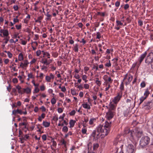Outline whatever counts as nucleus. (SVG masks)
Segmentation results:
<instances>
[{"label": "nucleus", "mask_w": 153, "mask_h": 153, "mask_svg": "<svg viewBox=\"0 0 153 153\" xmlns=\"http://www.w3.org/2000/svg\"><path fill=\"white\" fill-rule=\"evenodd\" d=\"M102 125H99L97 128L96 129L94 130L92 134V136L97 139L99 138L101 136H102V138L104 136H106L105 135L104 130H102Z\"/></svg>", "instance_id": "1"}, {"label": "nucleus", "mask_w": 153, "mask_h": 153, "mask_svg": "<svg viewBox=\"0 0 153 153\" xmlns=\"http://www.w3.org/2000/svg\"><path fill=\"white\" fill-rule=\"evenodd\" d=\"M150 138L148 136L143 137L140 141V145L142 148L146 147L150 142Z\"/></svg>", "instance_id": "2"}, {"label": "nucleus", "mask_w": 153, "mask_h": 153, "mask_svg": "<svg viewBox=\"0 0 153 153\" xmlns=\"http://www.w3.org/2000/svg\"><path fill=\"white\" fill-rule=\"evenodd\" d=\"M145 62L147 65H150L153 69V53H150L147 55L145 60Z\"/></svg>", "instance_id": "3"}, {"label": "nucleus", "mask_w": 153, "mask_h": 153, "mask_svg": "<svg viewBox=\"0 0 153 153\" xmlns=\"http://www.w3.org/2000/svg\"><path fill=\"white\" fill-rule=\"evenodd\" d=\"M142 108L146 110H149L153 108V99L145 102L143 104Z\"/></svg>", "instance_id": "4"}, {"label": "nucleus", "mask_w": 153, "mask_h": 153, "mask_svg": "<svg viewBox=\"0 0 153 153\" xmlns=\"http://www.w3.org/2000/svg\"><path fill=\"white\" fill-rule=\"evenodd\" d=\"M111 122L106 121L104 126L102 125V130H104L105 135H107L110 131V128L111 127Z\"/></svg>", "instance_id": "5"}, {"label": "nucleus", "mask_w": 153, "mask_h": 153, "mask_svg": "<svg viewBox=\"0 0 153 153\" xmlns=\"http://www.w3.org/2000/svg\"><path fill=\"white\" fill-rule=\"evenodd\" d=\"M146 54L147 53L146 52H144V53L142 54L140 57V59L139 60V62H135L137 64L136 65L137 68H138L139 67L141 63L146 56Z\"/></svg>", "instance_id": "6"}, {"label": "nucleus", "mask_w": 153, "mask_h": 153, "mask_svg": "<svg viewBox=\"0 0 153 153\" xmlns=\"http://www.w3.org/2000/svg\"><path fill=\"white\" fill-rule=\"evenodd\" d=\"M122 97V92L121 93L119 92L117 93V96L114 98V100H113V101L114 102V103L115 104H116L120 100V99Z\"/></svg>", "instance_id": "7"}, {"label": "nucleus", "mask_w": 153, "mask_h": 153, "mask_svg": "<svg viewBox=\"0 0 153 153\" xmlns=\"http://www.w3.org/2000/svg\"><path fill=\"white\" fill-rule=\"evenodd\" d=\"M115 113L114 112L108 111L106 113L105 117L108 120H110L113 117Z\"/></svg>", "instance_id": "8"}, {"label": "nucleus", "mask_w": 153, "mask_h": 153, "mask_svg": "<svg viewBox=\"0 0 153 153\" xmlns=\"http://www.w3.org/2000/svg\"><path fill=\"white\" fill-rule=\"evenodd\" d=\"M109 108L108 111L114 112L115 113L116 106L114 105L110 102L109 105Z\"/></svg>", "instance_id": "9"}, {"label": "nucleus", "mask_w": 153, "mask_h": 153, "mask_svg": "<svg viewBox=\"0 0 153 153\" xmlns=\"http://www.w3.org/2000/svg\"><path fill=\"white\" fill-rule=\"evenodd\" d=\"M134 147L132 145L130 144L128 146L127 149L128 153H133L134 152Z\"/></svg>", "instance_id": "10"}, {"label": "nucleus", "mask_w": 153, "mask_h": 153, "mask_svg": "<svg viewBox=\"0 0 153 153\" xmlns=\"http://www.w3.org/2000/svg\"><path fill=\"white\" fill-rule=\"evenodd\" d=\"M127 78L128 81L125 82L126 85L129 84L132 81L133 79V76L131 74H129Z\"/></svg>", "instance_id": "11"}, {"label": "nucleus", "mask_w": 153, "mask_h": 153, "mask_svg": "<svg viewBox=\"0 0 153 153\" xmlns=\"http://www.w3.org/2000/svg\"><path fill=\"white\" fill-rule=\"evenodd\" d=\"M19 113L21 114H23V112L21 110L17 109L16 110H13L12 111V114L16 115L17 113Z\"/></svg>", "instance_id": "12"}, {"label": "nucleus", "mask_w": 153, "mask_h": 153, "mask_svg": "<svg viewBox=\"0 0 153 153\" xmlns=\"http://www.w3.org/2000/svg\"><path fill=\"white\" fill-rule=\"evenodd\" d=\"M0 32L2 33L4 36H7L9 34L8 31L7 30L1 29L0 30Z\"/></svg>", "instance_id": "13"}, {"label": "nucleus", "mask_w": 153, "mask_h": 153, "mask_svg": "<svg viewBox=\"0 0 153 153\" xmlns=\"http://www.w3.org/2000/svg\"><path fill=\"white\" fill-rule=\"evenodd\" d=\"M134 134V132L133 131L131 130L129 132L127 136L130 138V139H133V135Z\"/></svg>", "instance_id": "14"}, {"label": "nucleus", "mask_w": 153, "mask_h": 153, "mask_svg": "<svg viewBox=\"0 0 153 153\" xmlns=\"http://www.w3.org/2000/svg\"><path fill=\"white\" fill-rule=\"evenodd\" d=\"M23 93L26 92L27 94H29L31 93V89L27 87L26 88H23Z\"/></svg>", "instance_id": "15"}, {"label": "nucleus", "mask_w": 153, "mask_h": 153, "mask_svg": "<svg viewBox=\"0 0 153 153\" xmlns=\"http://www.w3.org/2000/svg\"><path fill=\"white\" fill-rule=\"evenodd\" d=\"M16 89L18 90V92L19 94H22L23 93V90H21V88L19 85H18L16 86Z\"/></svg>", "instance_id": "16"}, {"label": "nucleus", "mask_w": 153, "mask_h": 153, "mask_svg": "<svg viewBox=\"0 0 153 153\" xmlns=\"http://www.w3.org/2000/svg\"><path fill=\"white\" fill-rule=\"evenodd\" d=\"M43 125L45 127H49L50 124V122L43 121Z\"/></svg>", "instance_id": "17"}, {"label": "nucleus", "mask_w": 153, "mask_h": 153, "mask_svg": "<svg viewBox=\"0 0 153 153\" xmlns=\"http://www.w3.org/2000/svg\"><path fill=\"white\" fill-rule=\"evenodd\" d=\"M82 107L85 108L90 109L91 107L87 103H83L82 104Z\"/></svg>", "instance_id": "18"}, {"label": "nucleus", "mask_w": 153, "mask_h": 153, "mask_svg": "<svg viewBox=\"0 0 153 153\" xmlns=\"http://www.w3.org/2000/svg\"><path fill=\"white\" fill-rule=\"evenodd\" d=\"M131 130L128 129V128H126L124 131V134L125 135H128L129 132L131 131Z\"/></svg>", "instance_id": "19"}, {"label": "nucleus", "mask_w": 153, "mask_h": 153, "mask_svg": "<svg viewBox=\"0 0 153 153\" xmlns=\"http://www.w3.org/2000/svg\"><path fill=\"white\" fill-rule=\"evenodd\" d=\"M96 121V119L95 118H92L89 121V124L92 125L93 124L94 122Z\"/></svg>", "instance_id": "20"}, {"label": "nucleus", "mask_w": 153, "mask_h": 153, "mask_svg": "<svg viewBox=\"0 0 153 153\" xmlns=\"http://www.w3.org/2000/svg\"><path fill=\"white\" fill-rule=\"evenodd\" d=\"M24 59L22 53H20L18 56V60L19 61H22Z\"/></svg>", "instance_id": "21"}, {"label": "nucleus", "mask_w": 153, "mask_h": 153, "mask_svg": "<svg viewBox=\"0 0 153 153\" xmlns=\"http://www.w3.org/2000/svg\"><path fill=\"white\" fill-rule=\"evenodd\" d=\"M75 121L73 120H71L69 122L70 127H73L74 125Z\"/></svg>", "instance_id": "22"}, {"label": "nucleus", "mask_w": 153, "mask_h": 153, "mask_svg": "<svg viewBox=\"0 0 153 153\" xmlns=\"http://www.w3.org/2000/svg\"><path fill=\"white\" fill-rule=\"evenodd\" d=\"M149 94V92L148 91V89H147L144 93V97H146V99Z\"/></svg>", "instance_id": "23"}, {"label": "nucleus", "mask_w": 153, "mask_h": 153, "mask_svg": "<svg viewBox=\"0 0 153 153\" xmlns=\"http://www.w3.org/2000/svg\"><path fill=\"white\" fill-rule=\"evenodd\" d=\"M146 99V97H141L140 99V102L139 104V105H140L143 102V101Z\"/></svg>", "instance_id": "24"}, {"label": "nucleus", "mask_w": 153, "mask_h": 153, "mask_svg": "<svg viewBox=\"0 0 153 153\" xmlns=\"http://www.w3.org/2000/svg\"><path fill=\"white\" fill-rule=\"evenodd\" d=\"M42 62L46 65H48L50 64V62L48 61L47 59H45V60H42Z\"/></svg>", "instance_id": "25"}, {"label": "nucleus", "mask_w": 153, "mask_h": 153, "mask_svg": "<svg viewBox=\"0 0 153 153\" xmlns=\"http://www.w3.org/2000/svg\"><path fill=\"white\" fill-rule=\"evenodd\" d=\"M42 52L43 53V54L44 55L47 56L48 58H50V54L49 53L45 52L44 51H42Z\"/></svg>", "instance_id": "26"}, {"label": "nucleus", "mask_w": 153, "mask_h": 153, "mask_svg": "<svg viewBox=\"0 0 153 153\" xmlns=\"http://www.w3.org/2000/svg\"><path fill=\"white\" fill-rule=\"evenodd\" d=\"M120 89L121 91V92H122V91L124 90V84L123 82H122L120 85Z\"/></svg>", "instance_id": "27"}, {"label": "nucleus", "mask_w": 153, "mask_h": 153, "mask_svg": "<svg viewBox=\"0 0 153 153\" xmlns=\"http://www.w3.org/2000/svg\"><path fill=\"white\" fill-rule=\"evenodd\" d=\"M29 64V62H28L27 60H25L24 61V63H23V66L24 67H27L28 65Z\"/></svg>", "instance_id": "28"}, {"label": "nucleus", "mask_w": 153, "mask_h": 153, "mask_svg": "<svg viewBox=\"0 0 153 153\" xmlns=\"http://www.w3.org/2000/svg\"><path fill=\"white\" fill-rule=\"evenodd\" d=\"M74 50L75 52H78V45L76 44L74 46Z\"/></svg>", "instance_id": "29"}, {"label": "nucleus", "mask_w": 153, "mask_h": 153, "mask_svg": "<svg viewBox=\"0 0 153 153\" xmlns=\"http://www.w3.org/2000/svg\"><path fill=\"white\" fill-rule=\"evenodd\" d=\"M42 19V17L41 16H39L38 17L37 19L35 21V22H39V23H41V20Z\"/></svg>", "instance_id": "30"}, {"label": "nucleus", "mask_w": 153, "mask_h": 153, "mask_svg": "<svg viewBox=\"0 0 153 153\" xmlns=\"http://www.w3.org/2000/svg\"><path fill=\"white\" fill-rule=\"evenodd\" d=\"M97 80L95 81L96 83L99 86H100L101 84V82L99 80V78H97Z\"/></svg>", "instance_id": "31"}, {"label": "nucleus", "mask_w": 153, "mask_h": 153, "mask_svg": "<svg viewBox=\"0 0 153 153\" xmlns=\"http://www.w3.org/2000/svg\"><path fill=\"white\" fill-rule=\"evenodd\" d=\"M68 128L67 126H64L62 128V131L65 132H66L68 131Z\"/></svg>", "instance_id": "32"}, {"label": "nucleus", "mask_w": 153, "mask_h": 153, "mask_svg": "<svg viewBox=\"0 0 153 153\" xmlns=\"http://www.w3.org/2000/svg\"><path fill=\"white\" fill-rule=\"evenodd\" d=\"M51 79L49 76H47L45 77V79L48 82H50L51 81Z\"/></svg>", "instance_id": "33"}, {"label": "nucleus", "mask_w": 153, "mask_h": 153, "mask_svg": "<svg viewBox=\"0 0 153 153\" xmlns=\"http://www.w3.org/2000/svg\"><path fill=\"white\" fill-rule=\"evenodd\" d=\"M142 131H139L137 132V135L138 137H140L142 136Z\"/></svg>", "instance_id": "34"}, {"label": "nucleus", "mask_w": 153, "mask_h": 153, "mask_svg": "<svg viewBox=\"0 0 153 153\" xmlns=\"http://www.w3.org/2000/svg\"><path fill=\"white\" fill-rule=\"evenodd\" d=\"M99 147V144L98 143L94 144L93 145V149L94 150H96Z\"/></svg>", "instance_id": "35"}, {"label": "nucleus", "mask_w": 153, "mask_h": 153, "mask_svg": "<svg viewBox=\"0 0 153 153\" xmlns=\"http://www.w3.org/2000/svg\"><path fill=\"white\" fill-rule=\"evenodd\" d=\"M116 22L117 24V26H119V25L122 26L123 25V23H121L120 21H118V20H117Z\"/></svg>", "instance_id": "36"}, {"label": "nucleus", "mask_w": 153, "mask_h": 153, "mask_svg": "<svg viewBox=\"0 0 153 153\" xmlns=\"http://www.w3.org/2000/svg\"><path fill=\"white\" fill-rule=\"evenodd\" d=\"M51 102L53 105H54L56 103V101L54 97H53V98L51 99Z\"/></svg>", "instance_id": "37"}, {"label": "nucleus", "mask_w": 153, "mask_h": 153, "mask_svg": "<svg viewBox=\"0 0 153 153\" xmlns=\"http://www.w3.org/2000/svg\"><path fill=\"white\" fill-rule=\"evenodd\" d=\"M28 77H29V78H34V76L32 73H31L30 74H28Z\"/></svg>", "instance_id": "38"}, {"label": "nucleus", "mask_w": 153, "mask_h": 153, "mask_svg": "<svg viewBox=\"0 0 153 153\" xmlns=\"http://www.w3.org/2000/svg\"><path fill=\"white\" fill-rule=\"evenodd\" d=\"M82 133L84 134H86L87 129L85 128H82L81 130Z\"/></svg>", "instance_id": "39"}, {"label": "nucleus", "mask_w": 153, "mask_h": 153, "mask_svg": "<svg viewBox=\"0 0 153 153\" xmlns=\"http://www.w3.org/2000/svg\"><path fill=\"white\" fill-rule=\"evenodd\" d=\"M101 34L99 32H97V33L96 39H100L101 38Z\"/></svg>", "instance_id": "40"}, {"label": "nucleus", "mask_w": 153, "mask_h": 153, "mask_svg": "<svg viewBox=\"0 0 153 153\" xmlns=\"http://www.w3.org/2000/svg\"><path fill=\"white\" fill-rule=\"evenodd\" d=\"M18 16H16V18H14L13 19V23L14 24H15L16 23L18 22H19V19H17Z\"/></svg>", "instance_id": "41"}, {"label": "nucleus", "mask_w": 153, "mask_h": 153, "mask_svg": "<svg viewBox=\"0 0 153 153\" xmlns=\"http://www.w3.org/2000/svg\"><path fill=\"white\" fill-rule=\"evenodd\" d=\"M105 66H106V67H109L111 66V63H110V60H109L108 61V62L106 63L105 64Z\"/></svg>", "instance_id": "42"}, {"label": "nucleus", "mask_w": 153, "mask_h": 153, "mask_svg": "<svg viewBox=\"0 0 153 153\" xmlns=\"http://www.w3.org/2000/svg\"><path fill=\"white\" fill-rule=\"evenodd\" d=\"M65 114H63L62 115V116H60V117H59V119H61L62 120H64V118L65 117Z\"/></svg>", "instance_id": "43"}, {"label": "nucleus", "mask_w": 153, "mask_h": 153, "mask_svg": "<svg viewBox=\"0 0 153 153\" xmlns=\"http://www.w3.org/2000/svg\"><path fill=\"white\" fill-rule=\"evenodd\" d=\"M7 54L8 57L9 58H11L12 57L13 54L10 51H8Z\"/></svg>", "instance_id": "44"}, {"label": "nucleus", "mask_w": 153, "mask_h": 153, "mask_svg": "<svg viewBox=\"0 0 153 153\" xmlns=\"http://www.w3.org/2000/svg\"><path fill=\"white\" fill-rule=\"evenodd\" d=\"M140 86L142 88H144L146 86V84L145 82L143 81L141 83Z\"/></svg>", "instance_id": "45"}, {"label": "nucleus", "mask_w": 153, "mask_h": 153, "mask_svg": "<svg viewBox=\"0 0 153 153\" xmlns=\"http://www.w3.org/2000/svg\"><path fill=\"white\" fill-rule=\"evenodd\" d=\"M129 7V5L128 4H126L125 5L124 8L125 10H127Z\"/></svg>", "instance_id": "46"}, {"label": "nucleus", "mask_w": 153, "mask_h": 153, "mask_svg": "<svg viewBox=\"0 0 153 153\" xmlns=\"http://www.w3.org/2000/svg\"><path fill=\"white\" fill-rule=\"evenodd\" d=\"M76 112L74 110H72L69 113L70 115L71 116L74 115L75 114Z\"/></svg>", "instance_id": "47"}, {"label": "nucleus", "mask_w": 153, "mask_h": 153, "mask_svg": "<svg viewBox=\"0 0 153 153\" xmlns=\"http://www.w3.org/2000/svg\"><path fill=\"white\" fill-rule=\"evenodd\" d=\"M22 25L21 24L19 25H16V27L17 30H20L21 28Z\"/></svg>", "instance_id": "48"}, {"label": "nucleus", "mask_w": 153, "mask_h": 153, "mask_svg": "<svg viewBox=\"0 0 153 153\" xmlns=\"http://www.w3.org/2000/svg\"><path fill=\"white\" fill-rule=\"evenodd\" d=\"M89 85L88 84H85L84 85V88L86 89H88L89 88Z\"/></svg>", "instance_id": "49"}, {"label": "nucleus", "mask_w": 153, "mask_h": 153, "mask_svg": "<svg viewBox=\"0 0 153 153\" xmlns=\"http://www.w3.org/2000/svg\"><path fill=\"white\" fill-rule=\"evenodd\" d=\"M34 91V93H37L39 91V89L38 87L35 88Z\"/></svg>", "instance_id": "50"}, {"label": "nucleus", "mask_w": 153, "mask_h": 153, "mask_svg": "<svg viewBox=\"0 0 153 153\" xmlns=\"http://www.w3.org/2000/svg\"><path fill=\"white\" fill-rule=\"evenodd\" d=\"M13 82L14 83H16L18 82V80L16 78H14L13 79Z\"/></svg>", "instance_id": "51"}, {"label": "nucleus", "mask_w": 153, "mask_h": 153, "mask_svg": "<svg viewBox=\"0 0 153 153\" xmlns=\"http://www.w3.org/2000/svg\"><path fill=\"white\" fill-rule=\"evenodd\" d=\"M40 90L42 91H44L45 89V87L44 85L41 86L40 87Z\"/></svg>", "instance_id": "52"}, {"label": "nucleus", "mask_w": 153, "mask_h": 153, "mask_svg": "<svg viewBox=\"0 0 153 153\" xmlns=\"http://www.w3.org/2000/svg\"><path fill=\"white\" fill-rule=\"evenodd\" d=\"M71 93L73 95H75L76 94L75 91L74 90H71Z\"/></svg>", "instance_id": "53"}, {"label": "nucleus", "mask_w": 153, "mask_h": 153, "mask_svg": "<svg viewBox=\"0 0 153 153\" xmlns=\"http://www.w3.org/2000/svg\"><path fill=\"white\" fill-rule=\"evenodd\" d=\"M120 2L119 1H117L115 3V6L116 7H118L120 5Z\"/></svg>", "instance_id": "54"}, {"label": "nucleus", "mask_w": 153, "mask_h": 153, "mask_svg": "<svg viewBox=\"0 0 153 153\" xmlns=\"http://www.w3.org/2000/svg\"><path fill=\"white\" fill-rule=\"evenodd\" d=\"M42 138L44 140H46L47 137L46 135L43 134L42 136Z\"/></svg>", "instance_id": "55"}, {"label": "nucleus", "mask_w": 153, "mask_h": 153, "mask_svg": "<svg viewBox=\"0 0 153 153\" xmlns=\"http://www.w3.org/2000/svg\"><path fill=\"white\" fill-rule=\"evenodd\" d=\"M36 55L39 56L41 54V51L40 50L36 52Z\"/></svg>", "instance_id": "56"}, {"label": "nucleus", "mask_w": 153, "mask_h": 153, "mask_svg": "<svg viewBox=\"0 0 153 153\" xmlns=\"http://www.w3.org/2000/svg\"><path fill=\"white\" fill-rule=\"evenodd\" d=\"M13 8L14 10L15 11H17L18 9V6L16 5H14L13 7Z\"/></svg>", "instance_id": "57"}, {"label": "nucleus", "mask_w": 153, "mask_h": 153, "mask_svg": "<svg viewBox=\"0 0 153 153\" xmlns=\"http://www.w3.org/2000/svg\"><path fill=\"white\" fill-rule=\"evenodd\" d=\"M11 89V85L9 84L8 86L7 87V89L9 92H10Z\"/></svg>", "instance_id": "58"}, {"label": "nucleus", "mask_w": 153, "mask_h": 153, "mask_svg": "<svg viewBox=\"0 0 153 153\" xmlns=\"http://www.w3.org/2000/svg\"><path fill=\"white\" fill-rule=\"evenodd\" d=\"M29 21V19H24V22L25 23L27 24Z\"/></svg>", "instance_id": "59"}, {"label": "nucleus", "mask_w": 153, "mask_h": 153, "mask_svg": "<svg viewBox=\"0 0 153 153\" xmlns=\"http://www.w3.org/2000/svg\"><path fill=\"white\" fill-rule=\"evenodd\" d=\"M10 61L8 59H5L4 60V62L5 64H7Z\"/></svg>", "instance_id": "60"}, {"label": "nucleus", "mask_w": 153, "mask_h": 153, "mask_svg": "<svg viewBox=\"0 0 153 153\" xmlns=\"http://www.w3.org/2000/svg\"><path fill=\"white\" fill-rule=\"evenodd\" d=\"M58 111L59 113H61L63 112V110L62 108H59L58 109Z\"/></svg>", "instance_id": "61"}, {"label": "nucleus", "mask_w": 153, "mask_h": 153, "mask_svg": "<svg viewBox=\"0 0 153 153\" xmlns=\"http://www.w3.org/2000/svg\"><path fill=\"white\" fill-rule=\"evenodd\" d=\"M44 74L42 73H40V75L39 76L40 78L42 79L43 78Z\"/></svg>", "instance_id": "62"}, {"label": "nucleus", "mask_w": 153, "mask_h": 153, "mask_svg": "<svg viewBox=\"0 0 153 153\" xmlns=\"http://www.w3.org/2000/svg\"><path fill=\"white\" fill-rule=\"evenodd\" d=\"M79 42L80 43H82L83 44H85L86 42V41L84 40V39H82V40L79 41Z\"/></svg>", "instance_id": "63"}, {"label": "nucleus", "mask_w": 153, "mask_h": 153, "mask_svg": "<svg viewBox=\"0 0 153 153\" xmlns=\"http://www.w3.org/2000/svg\"><path fill=\"white\" fill-rule=\"evenodd\" d=\"M87 78V76L85 75H83L82 76V79L83 80H86Z\"/></svg>", "instance_id": "64"}]
</instances>
